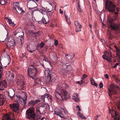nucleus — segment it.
Wrapping results in <instances>:
<instances>
[{
    "instance_id": "obj_1",
    "label": "nucleus",
    "mask_w": 120,
    "mask_h": 120,
    "mask_svg": "<svg viewBox=\"0 0 120 120\" xmlns=\"http://www.w3.org/2000/svg\"><path fill=\"white\" fill-rule=\"evenodd\" d=\"M56 99L62 101H66L70 98L68 93L65 90L62 89H58L55 92Z\"/></svg>"
},
{
    "instance_id": "obj_2",
    "label": "nucleus",
    "mask_w": 120,
    "mask_h": 120,
    "mask_svg": "<svg viewBox=\"0 0 120 120\" xmlns=\"http://www.w3.org/2000/svg\"><path fill=\"white\" fill-rule=\"evenodd\" d=\"M26 117L27 119L31 120H38L40 119L38 115H36L34 108L33 107L29 108L26 110Z\"/></svg>"
},
{
    "instance_id": "obj_3",
    "label": "nucleus",
    "mask_w": 120,
    "mask_h": 120,
    "mask_svg": "<svg viewBox=\"0 0 120 120\" xmlns=\"http://www.w3.org/2000/svg\"><path fill=\"white\" fill-rule=\"evenodd\" d=\"M13 35L14 36H17L18 37L15 36L14 37V38H15V40L18 41V42L20 45H22L24 41V34L23 32L19 31V30L18 29L17 30H15L13 32Z\"/></svg>"
},
{
    "instance_id": "obj_4",
    "label": "nucleus",
    "mask_w": 120,
    "mask_h": 120,
    "mask_svg": "<svg viewBox=\"0 0 120 120\" xmlns=\"http://www.w3.org/2000/svg\"><path fill=\"white\" fill-rule=\"evenodd\" d=\"M27 72L28 76L33 79H34V77L36 76L38 71L36 67L32 66H30L28 67Z\"/></svg>"
},
{
    "instance_id": "obj_5",
    "label": "nucleus",
    "mask_w": 120,
    "mask_h": 120,
    "mask_svg": "<svg viewBox=\"0 0 120 120\" xmlns=\"http://www.w3.org/2000/svg\"><path fill=\"white\" fill-rule=\"evenodd\" d=\"M105 8L110 12H113L114 11L116 6L110 1L107 0L105 1Z\"/></svg>"
},
{
    "instance_id": "obj_6",
    "label": "nucleus",
    "mask_w": 120,
    "mask_h": 120,
    "mask_svg": "<svg viewBox=\"0 0 120 120\" xmlns=\"http://www.w3.org/2000/svg\"><path fill=\"white\" fill-rule=\"evenodd\" d=\"M105 8L110 12H113L114 11L116 6L110 1L107 0L105 1Z\"/></svg>"
},
{
    "instance_id": "obj_7",
    "label": "nucleus",
    "mask_w": 120,
    "mask_h": 120,
    "mask_svg": "<svg viewBox=\"0 0 120 120\" xmlns=\"http://www.w3.org/2000/svg\"><path fill=\"white\" fill-rule=\"evenodd\" d=\"M47 70L49 72L48 73L46 72V71H45V75H46V73L47 75V77L48 80V81L49 82L54 81L55 79V75L54 73H51L52 70L49 69V68H47Z\"/></svg>"
},
{
    "instance_id": "obj_8",
    "label": "nucleus",
    "mask_w": 120,
    "mask_h": 120,
    "mask_svg": "<svg viewBox=\"0 0 120 120\" xmlns=\"http://www.w3.org/2000/svg\"><path fill=\"white\" fill-rule=\"evenodd\" d=\"M13 9L16 10L17 12L19 13L24 12V11L22 8L20 7L19 3L17 2L14 3Z\"/></svg>"
},
{
    "instance_id": "obj_9",
    "label": "nucleus",
    "mask_w": 120,
    "mask_h": 120,
    "mask_svg": "<svg viewBox=\"0 0 120 120\" xmlns=\"http://www.w3.org/2000/svg\"><path fill=\"white\" fill-rule=\"evenodd\" d=\"M109 90L108 94L111 96L112 94L114 95L117 93V92L115 89L114 85L112 83L111 84L110 87L108 89Z\"/></svg>"
},
{
    "instance_id": "obj_10",
    "label": "nucleus",
    "mask_w": 120,
    "mask_h": 120,
    "mask_svg": "<svg viewBox=\"0 0 120 120\" xmlns=\"http://www.w3.org/2000/svg\"><path fill=\"white\" fill-rule=\"evenodd\" d=\"M55 114L59 116L61 118L63 117L64 116L65 114L64 109L63 108H60L59 110L55 111Z\"/></svg>"
},
{
    "instance_id": "obj_11",
    "label": "nucleus",
    "mask_w": 120,
    "mask_h": 120,
    "mask_svg": "<svg viewBox=\"0 0 120 120\" xmlns=\"http://www.w3.org/2000/svg\"><path fill=\"white\" fill-rule=\"evenodd\" d=\"M113 21L112 20L110 19L109 20V22L110 25L109 26V27L112 30L115 31H117L119 30L118 25L115 23L112 24Z\"/></svg>"
},
{
    "instance_id": "obj_12",
    "label": "nucleus",
    "mask_w": 120,
    "mask_h": 120,
    "mask_svg": "<svg viewBox=\"0 0 120 120\" xmlns=\"http://www.w3.org/2000/svg\"><path fill=\"white\" fill-rule=\"evenodd\" d=\"M9 105L10 108L13 111L17 113H19V110L18 105L14 104L10 105Z\"/></svg>"
},
{
    "instance_id": "obj_13",
    "label": "nucleus",
    "mask_w": 120,
    "mask_h": 120,
    "mask_svg": "<svg viewBox=\"0 0 120 120\" xmlns=\"http://www.w3.org/2000/svg\"><path fill=\"white\" fill-rule=\"evenodd\" d=\"M7 86V84L5 80L0 81V90H4V88Z\"/></svg>"
},
{
    "instance_id": "obj_14",
    "label": "nucleus",
    "mask_w": 120,
    "mask_h": 120,
    "mask_svg": "<svg viewBox=\"0 0 120 120\" xmlns=\"http://www.w3.org/2000/svg\"><path fill=\"white\" fill-rule=\"evenodd\" d=\"M15 44L16 42L15 39H14L12 40V41H8L7 42V46L8 49H10L11 47L15 45Z\"/></svg>"
},
{
    "instance_id": "obj_15",
    "label": "nucleus",
    "mask_w": 120,
    "mask_h": 120,
    "mask_svg": "<svg viewBox=\"0 0 120 120\" xmlns=\"http://www.w3.org/2000/svg\"><path fill=\"white\" fill-rule=\"evenodd\" d=\"M40 101V100L38 99H36L35 101L31 100L29 102L28 105L29 106H33Z\"/></svg>"
},
{
    "instance_id": "obj_16",
    "label": "nucleus",
    "mask_w": 120,
    "mask_h": 120,
    "mask_svg": "<svg viewBox=\"0 0 120 120\" xmlns=\"http://www.w3.org/2000/svg\"><path fill=\"white\" fill-rule=\"evenodd\" d=\"M11 116L14 117V115L13 113L11 115L8 114H6L3 117L2 120H13V119H11Z\"/></svg>"
},
{
    "instance_id": "obj_17",
    "label": "nucleus",
    "mask_w": 120,
    "mask_h": 120,
    "mask_svg": "<svg viewBox=\"0 0 120 120\" xmlns=\"http://www.w3.org/2000/svg\"><path fill=\"white\" fill-rule=\"evenodd\" d=\"M8 95L9 97V98H10L11 100L13 99L15 95V92L14 91H12L9 92H7Z\"/></svg>"
},
{
    "instance_id": "obj_18",
    "label": "nucleus",
    "mask_w": 120,
    "mask_h": 120,
    "mask_svg": "<svg viewBox=\"0 0 120 120\" xmlns=\"http://www.w3.org/2000/svg\"><path fill=\"white\" fill-rule=\"evenodd\" d=\"M72 99L76 102H78L79 98L78 97V94L77 93L74 94L72 96Z\"/></svg>"
},
{
    "instance_id": "obj_19",
    "label": "nucleus",
    "mask_w": 120,
    "mask_h": 120,
    "mask_svg": "<svg viewBox=\"0 0 120 120\" xmlns=\"http://www.w3.org/2000/svg\"><path fill=\"white\" fill-rule=\"evenodd\" d=\"M109 109V113H111V116L112 117H114L115 116H117V114L115 111L112 110H111Z\"/></svg>"
},
{
    "instance_id": "obj_20",
    "label": "nucleus",
    "mask_w": 120,
    "mask_h": 120,
    "mask_svg": "<svg viewBox=\"0 0 120 120\" xmlns=\"http://www.w3.org/2000/svg\"><path fill=\"white\" fill-rule=\"evenodd\" d=\"M115 48L116 50L117 56L120 59V48H118L116 46H115Z\"/></svg>"
},
{
    "instance_id": "obj_21",
    "label": "nucleus",
    "mask_w": 120,
    "mask_h": 120,
    "mask_svg": "<svg viewBox=\"0 0 120 120\" xmlns=\"http://www.w3.org/2000/svg\"><path fill=\"white\" fill-rule=\"evenodd\" d=\"M50 95L48 94H44L43 96H41V99H42V100L43 101H45V98H48L49 97Z\"/></svg>"
},
{
    "instance_id": "obj_22",
    "label": "nucleus",
    "mask_w": 120,
    "mask_h": 120,
    "mask_svg": "<svg viewBox=\"0 0 120 120\" xmlns=\"http://www.w3.org/2000/svg\"><path fill=\"white\" fill-rule=\"evenodd\" d=\"M4 98L1 94H0V106L3 105L4 103Z\"/></svg>"
},
{
    "instance_id": "obj_23",
    "label": "nucleus",
    "mask_w": 120,
    "mask_h": 120,
    "mask_svg": "<svg viewBox=\"0 0 120 120\" xmlns=\"http://www.w3.org/2000/svg\"><path fill=\"white\" fill-rule=\"evenodd\" d=\"M34 82L35 84H41V79L39 78L36 79L34 81Z\"/></svg>"
},
{
    "instance_id": "obj_24",
    "label": "nucleus",
    "mask_w": 120,
    "mask_h": 120,
    "mask_svg": "<svg viewBox=\"0 0 120 120\" xmlns=\"http://www.w3.org/2000/svg\"><path fill=\"white\" fill-rule=\"evenodd\" d=\"M8 22L9 25L12 27H13L15 26V24L14 22H12V20L10 19H8Z\"/></svg>"
},
{
    "instance_id": "obj_25",
    "label": "nucleus",
    "mask_w": 120,
    "mask_h": 120,
    "mask_svg": "<svg viewBox=\"0 0 120 120\" xmlns=\"http://www.w3.org/2000/svg\"><path fill=\"white\" fill-rule=\"evenodd\" d=\"M103 58L104 59L106 60L107 61L109 62H111V60L108 58L107 55H103L102 56Z\"/></svg>"
},
{
    "instance_id": "obj_26",
    "label": "nucleus",
    "mask_w": 120,
    "mask_h": 120,
    "mask_svg": "<svg viewBox=\"0 0 120 120\" xmlns=\"http://www.w3.org/2000/svg\"><path fill=\"white\" fill-rule=\"evenodd\" d=\"M90 81L92 85L95 86L96 87H97L98 86L97 85L95 82L94 79L92 78H90Z\"/></svg>"
},
{
    "instance_id": "obj_27",
    "label": "nucleus",
    "mask_w": 120,
    "mask_h": 120,
    "mask_svg": "<svg viewBox=\"0 0 120 120\" xmlns=\"http://www.w3.org/2000/svg\"><path fill=\"white\" fill-rule=\"evenodd\" d=\"M106 54L108 58L111 60L112 57V52L111 51L107 52H106Z\"/></svg>"
},
{
    "instance_id": "obj_28",
    "label": "nucleus",
    "mask_w": 120,
    "mask_h": 120,
    "mask_svg": "<svg viewBox=\"0 0 120 120\" xmlns=\"http://www.w3.org/2000/svg\"><path fill=\"white\" fill-rule=\"evenodd\" d=\"M82 27V26L80 25V26L79 25L75 27V31L76 32H77L79 31H81V29Z\"/></svg>"
},
{
    "instance_id": "obj_29",
    "label": "nucleus",
    "mask_w": 120,
    "mask_h": 120,
    "mask_svg": "<svg viewBox=\"0 0 120 120\" xmlns=\"http://www.w3.org/2000/svg\"><path fill=\"white\" fill-rule=\"evenodd\" d=\"M94 3L93 5V7L94 8V9L95 11H97V5L96 4V0H93Z\"/></svg>"
},
{
    "instance_id": "obj_30",
    "label": "nucleus",
    "mask_w": 120,
    "mask_h": 120,
    "mask_svg": "<svg viewBox=\"0 0 120 120\" xmlns=\"http://www.w3.org/2000/svg\"><path fill=\"white\" fill-rule=\"evenodd\" d=\"M7 2V0H0V3L2 5H6Z\"/></svg>"
},
{
    "instance_id": "obj_31",
    "label": "nucleus",
    "mask_w": 120,
    "mask_h": 120,
    "mask_svg": "<svg viewBox=\"0 0 120 120\" xmlns=\"http://www.w3.org/2000/svg\"><path fill=\"white\" fill-rule=\"evenodd\" d=\"M77 115L79 117L83 118L84 119H86V117H85L80 112H78L77 113Z\"/></svg>"
},
{
    "instance_id": "obj_32",
    "label": "nucleus",
    "mask_w": 120,
    "mask_h": 120,
    "mask_svg": "<svg viewBox=\"0 0 120 120\" xmlns=\"http://www.w3.org/2000/svg\"><path fill=\"white\" fill-rule=\"evenodd\" d=\"M20 84V90H22L24 89H25L24 86L25 84V83L24 82H21Z\"/></svg>"
},
{
    "instance_id": "obj_33",
    "label": "nucleus",
    "mask_w": 120,
    "mask_h": 120,
    "mask_svg": "<svg viewBox=\"0 0 120 120\" xmlns=\"http://www.w3.org/2000/svg\"><path fill=\"white\" fill-rule=\"evenodd\" d=\"M64 15L66 19V22L69 25H70L71 24V22L69 20V19H68L67 16H66L65 14H64Z\"/></svg>"
},
{
    "instance_id": "obj_34",
    "label": "nucleus",
    "mask_w": 120,
    "mask_h": 120,
    "mask_svg": "<svg viewBox=\"0 0 120 120\" xmlns=\"http://www.w3.org/2000/svg\"><path fill=\"white\" fill-rule=\"evenodd\" d=\"M77 10L79 13H81L82 12V10L81 9L79 4L78 3V6L77 7Z\"/></svg>"
},
{
    "instance_id": "obj_35",
    "label": "nucleus",
    "mask_w": 120,
    "mask_h": 120,
    "mask_svg": "<svg viewBox=\"0 0 120 120\" xmlns=\"http://www.w3.org/2000/svg\"><path fill=\"white\" fill-rule=\"evenodd\" d=\"M41 22L42 23L45 24H46L47 23V22L46 21L45 18L44 17H42L41 20Z\"/></svg>"
},
{
    "instance_id": "obj_36",
    "label": "nucleus",
    "mask_w": 120,
    "mask_h": 120,
    "mask_svg": "<svg viewBox=\"0 0 120 120\" xmlns=\"http://www.w3.org/2000/svg\"><path fill=\"white\" fill-rule=\"evenodd\" d=\"M74 24L75 27L78 25L80 26V23L77 21H75L74 22Z\"/></svg>"
},
{
    "instance_id": "obj_37",
    "label": "nucleus",
    "mask_w": 120,
    "mask_h": 120,
    "mask_svg": "<svg viewBox=\"0 0 120 120\" xmlns=\"http://www.w3.org/2000/svg\"><path fill=\"white\" fill-rule=\"evenodd\" d=\"M39 114H42V113H43V112H44V110L43 109V108H42V107H39Z\"/></svg>"
},
{
    "instance_id": "obj_38",
    "label": "nucleus",
    "mask_w": 120,
    "mask_h": 120,
    "mask_svg": "<svg viewBox=\"0 0 120 120\" xmlns=\"http://www.w3.org/2000/svg\"><path fill=\"white\" fill-rule=\"evenodd\" d=\"M45 45V44L43 42H41L40 43L39 46L41 48H43Z\"/></svg>"
},
{
    "instance_id": "obj_39",
    "label": "nucleus",
    "mask_w": 120,
    "mask_h": 120,
    "mask_svg": "<svg viewBox=\"0 0 120 120\" xmlns=\"http://www.w3.org/2000/svg\"><path fill=\"white\" fill-rule=\"evenodd\" d=\"M117 105L118 109L119 110H120V100L118 101L117 103Z\"/></svg>"
},
{
    "instance_id": "obj_40",
    "label": "nucleus",
    "mask_w": 120,
    "mask_h": 120,
    "mask_svg": "<svg viewBox=\"0 0 120 120\" xmlns=\"http://www.w3.org/2000/svg\"><path fill=\"white\" fill-rule=\"evenodd\" d=\"M32 33V36L34 37H35L38 35V33H37L34 32Z\"/></svg>"
},
{
    "instance_id": "obj_41",
    "label": "nucleus",
    "mask_w": 120,
    "mask_h": 120,
    "mask_svg": "<svg viewBox=\"0 0 120 120\" xmlns=\"http://www.w3.org/2000/svg\"><path fill=\"white\" fill-rule=\"evenodd\" d=\"M94 27L95 28V31H97V22H95L94 23Z\"/></svg>"
},
{
    "instance_id": "obj_42",
    "label": "nucleus",
    "mask_w": 120,
    "mask_h": 120,
    "mask_svg": "<svg viewBox=\"0 0 120 120\" xmlns=\"http://www.w3.org/2000/svg\"><path fill=\"white\" fill-rule=\"evenodd\" d=\"M36 10L37 11H39V12H40L42 14L43 13V10L42 9H39L37 8Z\"/></svg>"
},
{
    "instance_id": "obj_43",
    "label": "nucleus",
    "mask_w": 120,
    "mask_h": 120,
    "mask_svg": "<svg viewBox=\"0 0 120 120\" xmlns=\"http://www.w3.org/2000/svg\"><path fill=\"white\" fill-rule=\"evenodd\" d=\"M46 104H45L44 103H41V106L40 107L42 108H45V106H46Z\"/></svg>"
},
{
    "instance_id": "obj_44",
    "label": "nucleus",
    "mask_w": 120,
    "mask_h": 120,
    "mask_svg": "<svg viewBox=\"0 0 120 120\" xmlns=\"http://www.w3.org/2000/svg\"><path fill=\"white\" fill-rule=\"evenodd\" d=\"M99 88L100 89H101V88H102L103 87V84L102 83V82L100 83L99 84Z\"/></svg>"
},
{
    "instance_id": "obj_45",
    "label": "nucleus",
    "mask_w": 120,
    "mask_h": 120,
    "mask_svg": "<svg viewBox=\"0 0 120 120\" xmlns=\"http://www.w3.org/2000/svg\"><path fill=\"white\" fill-rule=\"evenodd\" d=\"M87 77V75L85 74H83L82 75V80H83Z\"/></svg>"
},
{
    "instance_id": "obj_46",
    "label": "nucleus",
    "mask_w": 120,
    "mask_h": 120,
    "mask_svg": "<svg viewBox=\"0 0 120 120\" xmlns=\"http://www.w3.org/2000/svg\"><path fill=\"white\" fill-rule=\"evenodd\" d=\"M116 82L118 85L120 86V81L118 79H117L116 80Z\"/></svg>"
},
{
    "instance_id": "obj_47",
    "label": "nucleus",
    "mask_w": 120,
    "mask_h": 120,
    "mask_svg": "<svg viewBox=\"0 0 120 120\" xmlns=\"http://www.w3.org/2000/svg\"><path fill=\"white\" fill-rule=\"evenodd\" d=\"M58 44V41L57 40H55L54 41V45L56 46H57Z\"/></svg>"
},
{
    "instance_id": "obj_48",
    "label": "nucleus",
    "mask_w": 120,
    "mask_h": 120,
    "mask_svg": "<svg viewBox=\"0 0 120 120\" xmlns=\"http://www.w3.org/2000/svg\"><path fill=\"white\" fill-rule=\"evenodd\" d=\"M47 15L49 16H51L52 15V13L51 11H49L48 12Z\"/></svg>"
},
{
    "instance_id": "obj_49",
    "label": "nucleus",
    "mask_w": 120,
    "mask_h": 120,
    "mask_svg": "<svg viewBox=\"0 0 120 120\" xmlns=\"http://www.w3.org/2000/svg\"><path fill=\"white\" fill-rule=\"evenodd\" d=\"M79 84H81L83 83V81L82 80H81V81H78L77 82Z\"/></svg>"
},
{
    "instance_id": "obj_50",
    "label": "nucleus",
    "mask_w": 120,
    "mask_h": 120,
    "mask_svg": "<svg viewBox=\"0 0 120 120\" xmlns=\"http://www.w3.org/2000/svg\"><path fill=\"white\" fill-rule=\"evenodd\" d=\"M3 69L2 67L0 66V72H2V73H3Z\"/></svg>"
},
{
    "instance_id": "obj_51",
    "label": "nucleus",
    "mask_w": 120,
    "mask_h": 120,
    "mask_svg": "<svg viewBox=\"0 0 120 120\" xmlns=\"http://www.w3.org/2000/svg\"><path fill=\"white\" fill-rule=\"evenodd\" d=\"M119 65V63H116L112 67L113 68H116V67L117 66Z\"/></svg>"
},
{
    "instance_id": "obj_52",
    "label": "nucleus",
    "mask_w": 120,
    "mask_h": 120,
    "mask_svg": "<svg viewBox=\"0 0 120 120\" xmlns=\"http://www.w3.org/2000/svg\"><path fill=\"white\" fill-rule=\"evenodd\" d=\"M27 99L26 98H25V99L23 100L24 104L25 105L26 103V100Z\"/></svg>"
},
{
    "instance_id": "obj_53",
    "label": "nucleus",
    "mask_w": 120,
    "mask_h": 120,
    "mask_svg": "<svg viewBox=\"0 0 120 120\" xmlns=\"http://www.w3.org/2000/svg\"><path fill=\"white\" fill-rule=\"evenodd\" d=\"M76 107L78 109V110L79 111H81V109L79 105H77L76 106Z\"/></svg>"
},
{
    "instance_id": "obj_54",
    "label": "nucleus",
    "mask_w": 120,
    "mask_h": 120,
    "mask_svg": "<svg viewBox=\"0 0 120 120\" xmlns=\"http://www.w3.org/2000/svg\"><path fill=\"white\" fill-rule=\"evenodd\" d=\"M39 110H40L39 109V107H38L37 108V109H36V111L37 113H38V112L39 113V111H40Z\"/></svg>"
},
{
    "instance_id": "obj_55",
    "label": "nucleus",
    "mask_w": 120,
    "mask_h": 120,
    "mask_svg": "<svg viewBox=\"0 0 120 120\" xmlns=\"http://www.w3.org/2000/svg\"><path fill=\"white\" fill-rule=\"evenodd\" d=\"M3 73H2V72H0V79L2 78V76L3 75Z\"/></svg>"
},
{
    "instance_id": "obj_56",
    "label": "nucleus",
    "mask_w": 120,
    "mask_h": 120,
    "mask_svg": "<svg viewBox=\"0 0 120 120\" xmlns=\"http://www.w3.org/2000/svg\"><path fill=\"white\" fill-rule=\"evenodd\" d=\"M27 50H28V51H29V52H30L31 53H32L33 52V51H34V50L33 51L32 50H29V49H28V47H27Z\"/></svg>"
},
{
    "instance_id": "obj_57",
    "label": "nucleus",
    "mask_w": 120,
    "mask_h": 120,
    "mask_svg": "<svg viewBox=\"0 0 120 120\" xmlns=\"http://www.w3.org/2000/svg\"><path fill=\"white\" fill-rule=\"evenodd\" d=\"M59 12L61 14H62L63 13V11H61V9H60L59 10Z\"/></svg>"
},
{
    "instance_id": "obj_58",
    "label": "nucleus",
    "mask_w": 120,
    "mask_h": 120,
    "mask_svg": "<svg viewBox=\"0 0 120 120\" xmlns=\"http://www.w3.org/2000/svg\"><path fill=\"white\" fill-rule=\"evenodd\" d=\"M22 56L20 57V58L21 59H22L23 58V57H24L25 56V55H24V54L23 53H22Z\"/></svg>"
},
{
    "instance_id": "obj_59",
    "label": "nucleus",
    "mask_w": 120,
    "mask_h": 120,
    "mask_svg": "<svg viewBox=\"0 0 120 120\" xmlns=\"http://www.w3.org/2000/svg\"><path fill=\"white\" fill-rule=\"evenodd\" d=\"M105 77L106 79H108L109 78V75L107 74H106L105 75Z\"/></svg>"
},
{
    "instance_id": "obj_60",
    "label": "nucleus",
    "mask_w": 120,
    "mask_h": 120,
    "mask_svg": "<svg viewBox=\"0 0 120 120\" xmlns=\"http://www.w3.org/2000/svg\"><path fill=\"white\" fill-rule=\"evenodd\" d=\"M44 60H45V61H46V62H48V61H49L47 59H45V58L44 59Z\"/></svg>"
},
{
    "instance_id": "obj_61",
    "label": "nucleus",
    "mask_w": 120,
    "mask_h": 120,
    "mask_svg": "<svg viewBox=\"0 0 120 120\" xmlns=\"http://www.w3.org/2000/svg\"><path fill=\"white\" fill-rule=\"evenodd\" d=\"M114 13L116 15H118V12H116Z\"/></svg>"
},
{
    "instance_id": "obj_62",
    "label": "nucleus",
    "mask_w": 120,
    "mask_h": 120,
    "mask_svg": "<svg viewBox=\"0 0 120 120\" xmlns=\"http://www.w3.org/2000/svg\"><path fill=\"white\" fill-rule=\"evenodd\" d=\"M116 10L117 11H119V8H116Z\"/></svg>"
},
{
    "instance_id": "obj_63",
    "label": "nucleus",
    "mask_w": 120,
    "mask_h": 120,
    "mask_svg": "<svg viewBox=\"0 0 120 120\" xmlns=\"http://www.w3.org/2000/svg\"><path fill=\"white\" fill-rule=\"evenodd\" d=\"M41 66L43 67H44V64H41Z\"/></svg>"
},
{
    "instance_id": "obj_64",
    "label": "nucleus",
    "mask_w": 120,
    "mask_h": 120,
    "mask_svg": "<svg viewBox=\"0 0 120 120\" xmlns=\"http://www.w3.org/2000/svg\"><path fill=\"white\" fill-rule=\"evenodd\" d=\"M44 117H42L41 119V120H43V119H44Z\"/></svg>"
}]
</instances>
